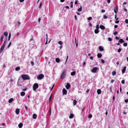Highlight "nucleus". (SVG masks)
Segmentation results:
<instances>
[{
  "label": "nucleus",
  "instance_id": "obj_1",
  "mask_svg": "<svg viewBox=\"0 0 128 128\" xmlns=\"http://www.w3.org/2000/svg\"><path fill=\"white\" fill-rule=\"evenodd\" d=\"M66 71L65 70H64L63 71L62 73L60 76V78L61 79H63L66 76Z\"/></svg>",
  "mask_w": 128,
  "mask_h": 128
},
{
  "label": "nucleus",
  "instance_id": "obj_2",
  "mask_svg": "<svg viewBox=\"0 0 128 128\" xmlns=\"http://www.w3.org/2000/svg\"><path fill=\"white\" fill-rule=\"evenodd\" d=\"M22 78L24 80H29L30 78L28 75L26 74H22L21 76Z\"/></svg>",
  "mask_w": 128,
  "mask_h": 128
},
{
  "label": "nucleus",
  "instance_id": "obj_3",
  "mask_svg": "<svg viewBox=\"0 0 128 128\" xmlns=\"http://www.w3.org/2000/svg\"><path fill=\"white\" fill-rule=\"evenodd\" d=\"M38 85L37 83H35L33 85V90L34 91H35L36 88H38Z\"/></svg>",
  "mask_w": 128,
  "mask_h": 128
},
{
  "label": "nucleus",
  "instance_id": "obj_4",
  "mask_svg": "<svg viewBox=\"0 0 128 128\" xmlns=\"http://www.w3.org/2000/svg\"><path fill=\"white\" fill-rule=\"evenodd\" d=\"M99 70V69L97 67H94L92 70V72L93 73L97 72Z\"/></svg>",
  "mask_w": 128,
  "mask_h": 128
},
{
  "label": "nucleus",
  "instance_id": "obj_5",
  "mask_svg": "<svg viewBox=\"0 0 128 128\" xmlns=\"http://www.w3.org/2000/svg\"><path fill=\"white\" fill-rule=\"evenodd\" d=\"M44 75L43 74H41L37 77V78L38 80H41L44 78Z\"/></svg>",
  "mask_w": 128,
  "mask_h": 128
},
{
  "label": "nucleus",
  "instance_id": "obj_6",
  "mask_svg": "<svg viewBox=\"0 0 128 128\" xmlns=\"http://www.w3.org/2000/svg\"><path fill=\"white\" fill-rule=\"evenodd\" d=\"M70 87V85L69 83H67L66 86V87L67 90Z\"/></svg>",
  "mask_w": 128,
  "mask_h": 128
},
{
  "label": "nucleus",
  "instance_id": "obj_7",
  "mask_svg": "<svg viewBox=\"0 0 128 128\" xmlns=\"http://www.w3.org/2000/svg\"><path fill=\"white\" fill-rule=\"evenodd\" d=\"M67 91L66 89L64 88H63L62 90V92L63 94H66L67 93Z\"/></svg>",
  "mask_w": 128,
  "mask_h": 128
},
{
  "label": "nucleus",
  "instance_id": "obj_8",
  "mask_svg": "<svg viewBox=\"0 0 128 128\" xmlns=\"http://www.w3.org/2000/svg\"><path fill=\"white\" fill-rule=\"evenodd\" d=\"M126 66L124 67L122 70V74L124 73L126 71Z\"/></svg>",
  "mask_w": 128,
  "mask_h": 128
},
{
  "label": "nucleus",
  "instance_id": "obj_9",
  "mask_svg": "<svg viewBox=\"0 0 128 128\" xmlns=\"http://www.w3.org/2000/svg\"><path fill=\"white\" fill-rule=\"evenodd\" d=\"M100 28L102 30H104L105 29V27L104 26L101 25L100 26Z\"/></svg>",
  "mask_w": 128,
  "mask_h": 128
},
{
  "label": "nucleus",
  "instance_id": "obj_10",
  "mask_svg": "<svg viewBox=\"0 0 128 128\" xmlns=\"http://www.w3.org/2000/svg\"><path fill=\"white\" fill-rule=\"evenodd\" d=\"M15 112H16V113L17 114H18L20 112L19 109L18 108H17V109H16Z\"/></svg>",
  "mask_w": 128,
  "mask_h": 128
},
{
  "label": "nucleus",
  "instance_id": "obj_11",
  "mask_svg": "<svg viewBox=\"0 0 128 128\" xmlns=\"http://www.w3.org/2000/svg\"><path fill=\"white\" fill-rule=\"evenodd\" d=\"M4 46H2L1 48L0 49V53H1L3 50L4 48Z\"/></svg>",
  "mask_w": 128,
  "mask_h": 128
},
{
  "label": "nucleus",
  "instance_id": "obj_12",
  "mask_svg": "<svg viewBox=\"0 0 128 128\" xmlns=\"http://www.w3.org/2000/svg\"><path fill=\"white\" fill-rule=\"evenodd\" d=\"M37 117V115L36 114H33L32 116V118H33L34 119H36V118Z\"/></svg>",
  "mask_w": 128,
  "mask_h": 128
},
{
  "label": "nucleus",
  "instance_id": "obj_13",
  "mask_svg": "<svg viewBox=\"0 0 128 128\" xmlns=\"http://www.w3.org/2000/svg\"><path fill=\"white\" fill-rule=\"evenodd\" d=\"M23 126V124L22 123H20L18 125V127L19 128H21Z\"/></svg>",
  "mask_w": 128,
  "mask_h": 128
},
{
  "label": "nucleus",
  "instance_id": "obj_14",
  "mask_svg": "<svg viewBox=\"0 0 128 128\" xmlns=\"http://www.w3.org/2000/svg\"><path fill=\"white\" fill-rule=\"evenodd\" d=\"M99 50L100 51H103L104 50V48L103 47H102L101 46H100L99 47Z\"/></svg>",
  "mask_w": 128,
  "mask_h": 128
},
{
  "label": "nucleus",
  "instance_id": "obj_15",
  "mask_svg": "<svg viewBox=\"0 0 128 128\" xmlns=\"http://www.w3.org/2000/svg\"><path fill=\"white\" fill-rule=\"evenodd\" d=\"M97 57L98 58H100L102 57V55L101 54L98 53L97 55Z\"/></svg>",
  "mask_w": 128,
  "mask_h": 128
},
{
  "label": "nucleus",
  "instance_id": "obj_16",
  "mask_svg": "<svg viewBox=\"0 0 128 128\" xmlns=\"http://www.w3.org/2000/svg\"><path fill=\"white\" fill-rule=\"evenodd\" d=\"M97 92L98 94H101V90L100 89H98L97 90Z\"/></svg>",
  "mask_w": 128,
  "mask_h": 128
},
{
  "label": "nucleus",
  "instance_id": "obj_17",
  "mask_svg": "<svg viewBox=\"0 0 128 128\" xmlns=\"http://www.w3.org/2000/svg\"><path fill=\"white\" fill-rule=\"evenodd\" d=\"M60 60L59 58H56V61L57 62V63L59 62H60Z\"/></svg>",
  "mask_w": 128,
  "mask_h": 128
},
{
  "label": "nucleus",
  "instance_id": "obj_18",
  "mask_svg": "<svg viewBox=\"0 0 128 128\" xmlns=\"http://www.w3.org/2000/svg\"><path fill=\"white\" fill-rule=\"evenodd\" d=\"M119 42L120 43H122L124 42V41L123 39H120Z\"/></svg>",
  "mask_w": 128,
  "mask_h": 128
},
{
  "label": "nucleus",
  "instance_id": "obj_19",
  "mask_svg": "<svg viewBox=\"0 0 128 128\" xmlns=\"http://www.w3.org/2000/svg\"><path fill=\"white\" fill-rule=\"evenodd\" d=\"M74 115L72 114H71L69 116V118H73Z\"/></svg>",
  "mask_w": 128,
  "mask_h": 128
},
{
  "label": "nucleus",
  "instance_id": "obj_20",
  "mask_svg": "<svg viewBox=\"0 0 128 128\" xmlns=\"http://www.w3.org/2000/svg\"><path fill=\"white\" fill-rule=\"evenodd\" d=\"M76 72L75 71H74L71 73V75L72 76H73L75 74Z\"/></svg>",
  "mask_w": 128,
  "mask_h": 128
},
{
  "label": "nucleus",
  "instance_id": "obj_21",
  "mask_svg": "<svg viewBox=\"0 0 128 128\" xmlns=\"http://www.w3.org/2000/svg\"><path fill=\"white\" fill-rule=\"evenodd\" d=\"M82 6H81L77 10L78 11V12H80L82 11Z\"/></svg>",
  "mask_w": 128,
  "mask_h": 128
},
{
  "label": "nucleus",
  "instance_id": "obj_22",
  "mask_svg": "<svg viewBox=\"0 0 128 128\" xmlns=\"http://www.w3.org/2000/svg\"><path fill=\"white\" fill-rule=\"evenodd\" d=\"M20 69V67L19 66H18L16 68L15 70L16 71H17L19 70Z\"/></svg>",
  "mask_w": 128,
  "mask_h": 128
},
{
  "label": "nucleus",
  "instance_id": "obj_23",
  "mask_svg": "<svg viewBox=\"0 0 128 128\" xmlns=\"http://www.w3.org/2000/svg\"><path fill=\"white\" fill-rule=\"evenodd\" d=\"M99 32L98 29H96L94 30V32L96 34H98Z\"/></svg>",
  "mask_w": 128,
  "mask_h": 128
},
{
  "label": "nucleus",
  "instance_id": "obj_24",
  "mask_svg": "<svg viewBox=\"0 0 128 128\" xmlns=\"http://www.w3.org/2000/svg\"><path fill=\"white\" fill-rule=\"evenodd\" d=\"M13 99L12 98H10L8 100L9 103H11L13 100Z\"/></svg>",
  "mask_w": 128,
  "mask_h": 128
},
{
  "label": "nucleus",
  "instance_id": "obj_25",
  "mask_svg": "<svg viewBox=\"0 0 128 128\" xmlns=\"http://www.w3.org/2000/svg\"><path fill=\"white\" fill-rule=\"evenodd\" d=\"M25 93L24 92H22L20 93V95L21 96H23L25 95Z\"/></svg>",
  "mask_w": 128,
  "mask_h": 128
},
{
  "label": "nucleus",
  "instance_id": "obj_26",
  "mask_svg": "<svg viewBox=\"0 0 128 128\" xmlns=\"http://www.w3.org/2000/svg\"><path fill=\"white\" fill-rule=\"evenodd\" d=\"M77 101L76 100H73V105L75 106L76 104Z\"/></svg>",
  "mask_w": 128,
  "mask_h": 128
},
{
  "label": "nucleus",
  "instance_id": "obj_27",
  "mask_svg": "<svg viewBox=\"0 0 128 128\" xmlns=\"http://www.w3.org/2000/svg\"><path fill=\"white\" fill-rule=\"evenodd\" d=\"M4 34L6 36H7L8 35V33L7 32H5L4 33Z\"/></svg>",
  "mask_w": 128,
  "mask_h": 128
},
{
  "label": "nucleus",
  "instance_id": "obj_28",
  "mask_svg": "<svg viewBox=\"0 0 128 128\" xmlns=\"http://www.w3.org/2000/svg\"><path fill=\"white\" fill-rule=\"evenodd\" d=\"M112 76H114L116 74V72L115 71H114L112 72Z\"/></svg>",
  "mask_w": 128,
  "mask_h": 128
},
{
  "label": "nucleus",
  "instance_id": "obj_29",
  "mask_svg": "<svg viewBox=\"0 0 128 128\" xmlns=\"http://www.w3.org/2000/svg\"><path fill=\"white\" fill-rule=\"evenodd\" d=\"M48 112L49 113V116H50L51 115V108H50L49 109V110H48Z\"/></svg>",
  "mask_w": 128,
  "mask_h": 128
},
{
  "label": "nucleus",
  "instance_id": "obj_30",
  "mask_svg": "<svg viewBox=\"0 0 128 128\" xmlns=\"http://www.w3.org/2000/svg\"><path fill=\"white\" fill-rule=\"evenodd\" d=\"M58 43L60 45H62V44L63 42H62L61 41H59L58 42Z\"/></svg>",
  "mask_w": 128,
  "mask_h": 128
},
{
  "label": "nucleus",
  "instance_id": "obj_31",
  "mask_svg": "<svg viewBox=\"0 0 128 128\" xmlns=\"http://www.w3.org/2000/svg\"><path fill=\"white\" fill-rule=\"evenodd\" d=\"M92 117V115L91 114H90L88 116V118H91Z\"/></svg>",
  "mask_w": 128,
  "mask_h": 128
},
{
  "label": "nucleus",
  "instance_id": "obj_32",
  "mask_svg": "<svg viewBox=\"0 0 128 128\" xmlns=\"http://www.w3.org/2000/svg\"><path fill=\"white\" fill-rule=\"evenodd\" d=\"M52 94H51V95L50 96V98H49V102H50V101L51 100L52 98Z\"/></svg>",
  "mask_w": 128,
  "mask_h": 128
},
{
  "label": "nucleus",
  "instance_id": "obj_33",
  "mask_svg": "<svg viewBox=\"0 0 128 128\" xmlns=\"http://www.w3.org/2000/svg\"><path fill=\"white\" fill-rule=\"evenodd\" d=\"M108 18V17L105 15H104L103 16V18L104 19H106Z\"/></svg>",
  "mask_w": 128,
  "mask_h": 128
},
{
  "label": "nucleus",
  "instance_id": "obj_34",
  "mask_svg": "<svg viewBox=\"0 0 128 128\" xmlns=\"http://www.w3.org/2000/svg\"><path fill=\"white\" fill-rule=\"evenodd\" d=\"M123 46H127V43L124 42L123 44Z\"/></svg>",
  "mask_w": 128,
  "mask_h": 128
},
{
  "label": "nucleus",
  "instance_id": "obj_35",
  "mask_svg": "<svg viewBox=\"0 0 128 128\" xmlns=\"http://www.w3.org/2000/svg\"><path fill=\"white\" fill-rule=\"evenodd\" d=\"M11 33H10L9 34V35L8 36V40H10V38L11 37Z\"/></svg>",
  "mask_w": 128,
  "mask_h": 128
},
{
  "label": "nucleus",
  "instance_id": "obj_36",
  "mask_svg": "<svg viewBox=\"0 0 128 128\" xmlns=\"http://www.w3.org/2000/svg\"><path fill=\"white\" fill-rule=\"evenodd\" d=\"M17 24H16L18 26L19 25H20V24L21 23H20V22L18 21L17 22Z\"/></svg>",
  "mask_w": 128,
  "mask_h": 128
},
{
  "label": "nucleus",
  "instance_id": "obj_37",
  "mask_svg": "<svg viewBox=\"0 0 128 128\" xmlns=\"http://www.w3.org/2000/svg\"><path fill=\"white\" fill-rule=\"evenodd\" d=\"M4 38V36H2L1 38H0V41H2L3 40V39Z\"/></svg>",
  "mask_w": 128,
  "mask_h": 128
},
{
  "label": "nucleus",
  "instance_id": "obj_38",
  "mask_svg": "<svg viewBox=\"0 0 128 128\" xmlns=\"http://www.w3.org/2000/svg\"><path fill=\"white\" fill-rule=\"evenodd\" d=\"M17 84L18 86H22L20 84L19 82V81H18V83H17Z\"/></svg>",
  "mask_w": 128,
  "mask_h": 128
},
{
  "label": "nucleus",
  "instance_id": "obj_39",
  "mask_svg": "<svg viewBox=\"0 0 128 128\" xmlns=\"http://www.w3.org/2000/svg\"><path fill=\"white\" fill-rule=\"evenodd\" d=\"M108 40L110 41H111L112 40V39L110 38H108Z\"/></svg>",
  "mask_w": 128,
  "mask_h": 128
},
{
  "label": "nucleus",
  "instance_id": "obj_40",
  "mask_svg": "<svg viewBox=\"0 0 128 128\" xmlns=\"http://www.w3.org/2000/svg\"><path fill=\"white\" fill-rule=\"evenodd\" d=\"M122 50V49L121 48H119L118 50V52H120Z\"/></svg>",
  "mask_w": 128,
  "mask_h": 128
},
{
  "label": "nucleus",
  "instance_id": "obj_41",
  "mask_svg": "<svg viewBox=\"0 0 128 128\" xmlns=\"http://www.w3.org/2000/svg\"><path fill=\"white\" fill-rule=\"evenodd\" d=\"M101 62L102 64H104L105 63L103 59L101 60Z\"/></svg>",
  "mask_w": 128,
  "mask_h": 128
},
{
  "label": "nucleus",
  "instance_id": "obj_42",
  "mask_svg": "<svg viewBox=\"0 0 128 128\" xmlns=\"http://www.w3.org/2000/svg\"><path fill=\"white\" fill-rule=\"evenodd\" d=\"M112 87H111L110 88V92H112Z\"/></svg>",
  "mask_w": 128,
  "mask_h": 128
},
{
  "label": "nucleus",
  "instance_id": "obj_43",
  "mask_svg": "<svg viewBox=\"0 0 128 128\" xmlns=\"http://www.w3.org/2000/svg\"><path fill=\"white\" fill-rule=\"evenodd\" d=\"M11 44V42H10L9 44H8V46L7 48H9Z\"/></svg>",
  "mask_w": 128,
  "mask_h": 128
},
{
  "label": "nucleus",
  "instance_id": "obj_44",
  "mask_svg": "<svg viewBox=\"0 0 128 128\" xmlns=\"http://www.w3.org/2000/svg\"><path fill=\"white\" fill-rule=\"evenodd\" d=\"M68 56H67V57H66V62L65 63V64H66V62L67 61V60H68Z\"/></svg>",
  "mask_w": 128,
  "mask_h": 128
},
{
  "label": "nucleus",
  "instance_id": "obj_45",
  "mask_svg": "<svg viewBox=\"0 0 128 128\" xmlns=\"http://www.w3.org/2000/svg\"><path fill=\"white\" fill-rule=\"evenodd\" d=\"M92 17H90L88 18V20H90L92 19Z\"/></svg>",
  "mask_w": 128,
  "mask_h": 128
},
{
  "label": "nucleus",
  "instance_id": "obj_46",
  "mask_svg": "<svg viewBox=\"0 0 128 128\" xmlns=\"http://www.w3.org/2000/svg\"><path fill=\"white\" fill-rule=\"evenodd\" d=\"M96 29H99V25L98 24H97L96 26Z\"/></svg>",
  "mask_w": 128,
  "mask_h": 128
},
{
  "label": "nucleus",
  "instance_id": "obj_47",
  "mask_svg": "<svg viewBox=\"0 0 128 128\" xmlns=\"http://www.w3.org/2000/svg\"><path fill=\"white\" fill-rule=\"evenodd\" d=\"M5 41H4V42L3 44H2V46H5Z\"/></svg>",
  "mask_w": 128,
  "mask_h": 128
},
{
  "label": "nucleus",
  "instance_id": "obj_48",
  "mask_svg": "<svg viewBox=\"0 0 128 128\" xmlns=\"http://www.w3.org/2000/svg\"><path fill=\"white\" fill-rule=\"evenodd\" d=\"M125 22L126 23H128V20L126 19L125 20Z\"/></svg>",
  "mask_w": 128,
  "mask_h": 128
},
{
  "label": "nucleus",
  "instance_id": "obj_49",
  "mask_svg": "<svg viewBox=\"0 0 128 128\" xmlns=\"http://www.w3.org/2000/svg\"><path fill=\"white\" fill-rule=\"evenodd\" d=\"M124 80H122L121 81V83L122 84H124Z\"/></svg>",
  "mask_w": 128,
  "mask_h": 128
},
{
  "label": "nucleus",
  "instance_id": "obj_50",
  "mask_svg": "<svg viewBox=\"0 0 128 128\" xmlns=\"http://www.w3.org/2000/svg\"><path fill=\"white\" fill-rule=\"evenodd\" d=\"M124 102L126 103H127L128 102V99H126L124 100Z\"/></svg>",
  "mask_w": 128,
  "mask_h": 128
},
{
  "label": "nucleus",
  "instance_id": "obj_51",
  "mask_svg": "<svg viewBox=\"0 0 128 128\" xmlns=\"http://www.w3.org/2000/svg\"><path fill=\"white\" fill-rule=\"evenodd\" d=\"M117 34H118V32H115L113 34L114 35H116Z\"/></svg>",
  "mask_w": 128,
  "mask_h": 128
},
{
  "label": "nucleus",
  "instance_id": "obj_52",
  "mask_svg": "<svg viewBox=\"0 0 128 128\" xmlns=\"http://www.w3.org/2000/svg\"><path fill=\"white\" fill-rule=\"evenodd\" d=\"M31 64L32 66H33L34 64V63L33 61H32L31 62Z\"/></svg>",
  "mask_w": 128,
  "mask_h": 128
},
{
  "label": "nucleus",
  "instance_id": "obj_53",
  "mask_svg": "<svg viewBox=\"0 0 128 128\" xmlns=\"http://www.w3.org/2000/svg\"><path fill=\"white\" fill-rule=\"evenodd\" d=\"M115 39H116V40H119V38L118 37V36H116L115 37Z\"/></svg>",
  "mask_w": 128,
  "mask_h": 128
},
{
  "label": "nucleus",
  "instance_id": "obj_54",
  "mask_svg": "<svg viewBox=\"0 0 128 128\" xmlns=\"http://www.w3.org/2000/svg\"><path fill=\"white\" fill-rule=\"evenodd\" d=\"M118 27V26L117 25H115L114 26V28H117Z\"/></svg>",
  "mask_w": 128,
  "mask_h": 128
},
{
  "label": "nucleus",
  "instance_id": "obj_55",
  "mask_svg": "<svg viewBox=\"0 0 128 128\" xmlns=\"http://www.w3.org/2000/svg\"><path fill=\"white\" fill-rule=\"evenodd\" d=\"M105 12V10H101V12L102 13L104 12Z\"/></svg>",
  "mask_w": 128,
  "mask_h": 128
},
{
  "label": "nucleus",
  "instance_id": "obj_56",
  "mask_svg": "<svg viewBox=\"0 0 128 128\" xmlns=\"http://www.w3.org/2000/svg\"><path fill=\"white\" fill-rule=\"evenodd\" d=\"M42 3H41L40 4V6H39V8H40L41 6L42 5Z\"/></svg>",
  "mask_w": 128,
  "mask_h": 128
},
{
  "label": "nucleus",
  "instance_id": "obj_57",
  "mask_svg": "<svg viewBox=\"0 0 128 128\" xmlns=\"http://www.w3.org/2000/svg\"><path fill=\"white\" fill-rule=\"evenodd\" d=\"M75 4H78V2L77 0H76L74 2Z\"/></svg>",
  "mask_w": 128,
  "mask_h": 128
},
{
  "label": "nucleus",
  "instance_id": "obj_58",
  "mask_svg": "<svg viewBox=\"0 0 128 128\" xmlns=\"http://www.w3.org/2000/svg\"><path fill=\"white\" fill-rule=\"evenodd\" d=\"M119 20H117L115 22V23L116 24H118L119 23Z\"/></svg>",
  "mask_w": 128,
  "mask_h": 128
},
{
  "label": "nucleus",
  "instance_id": "obj_59",
  "mask_svg": "<svg viewBox=\"0 0 128 128\" xmlns=\"http://www.w3.org/2000/svg\"><path fill=\"white\" fill-rule=\"evenodd\" d=\"M27 89V88H25L22 90L24 91H26Z\"/></svg>",
  "mask_w": 128,
  "mask_h": 128
},
{
  "label": "nucleus",
  "instance_id": "obj_60",
  "mask_svg": "<svg viewBox=\"0 0 128 128\" xmlns=\"http://www.w3.org/2000/svg\"><path fill=\"white\" fill-rule=\"evenodd\" d=\"M19 1L20 2H24V0H19Z\"/></svg>",
  "mask_w": 128,
  "mask_h": 128
},
{
  "label": "nucleus",
  "instance_id": "obj_61",
  "mask_svg": "<svg viewBox=\"0 0 128 128\" xmlns=\"http://www.w3.org/2000/svg\"><path fill=\"white\" fill-rule=\"evenodd\" d=\"M74 18H75V19L76 20H77V19L76 16V15H75L74 16Z\"/></svg>",
  "mask_w": 128,
  "mask_h": 128
},
{
  "label": "nucleus",
  "instance_id": "obj_62",
  "mask_svg": "<svg viewBox=\"0 0 128 128\" xmlns=\"http://www.w3.org/2000/svg\"><path fill=\"white\" fill-rule=\"evenodd\" d=\"M107 1L108 3H109L110 2V0H107Z\"/></svg>",
  "mask_w": 128,
  "mask_h": 128
},
{
  "label": "nucleus",
  "instance_id": "obj_63",
  "mask_svg": "<svg viewBox=\"0 0 128 128\" xmlns=\"http://www.w3.org/2000/svg\"><path fill=\"white\" fill-rule=\"evenodd\" d=\"M114 12L116 13V14L117 12V11H116V10H115V8H114Z\"/></svg>",
  "mask_w": 128,
  "mask_h": 128
},
{
  "label": "nucleus",
  "instance_id": "obj_64",
  "mask_svg": "<svg viewBox=\"0 0 128 128\" xmlns=\"http://www.w3.org/2000/svg\"><path fill=\"white\" fill-rule=\"evenodd\" d=\"M90 58L91 60H92L93 59V58L92 56H90Z\"/></svg>",
  "mask_w": 128,
  "mask_h": 128
}]
</instances>
